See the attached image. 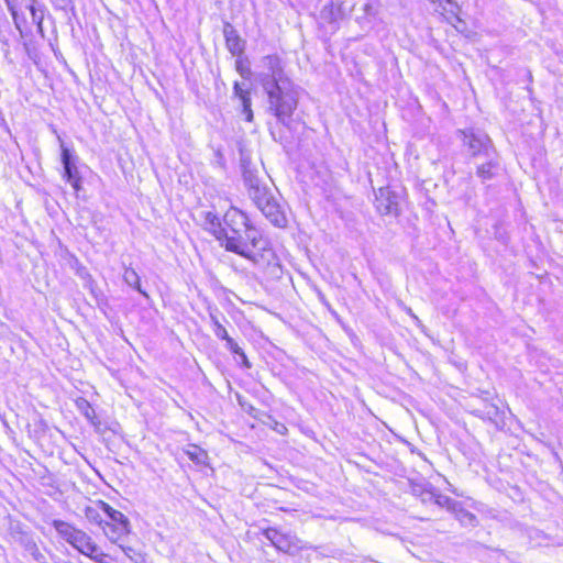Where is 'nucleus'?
<instances>
[{
	"instance_id": "31",
	"label": "nucleus",
	"mask_w": 563,
	"mask_h": 563,
	"mask_svg": "<svg viewBox=\"0 0 563 563\" xmlns=\"http://www.w3.org/2000/svg\"><path fill=\"white\" fill-rule=\"evenodd\" d=\"M25 8L32 14L35 10H37L38 7H36L35 0H25Z\"/></svg>"
},
{
	"instance_id": "20",
	"label": "nucleus",
	"mask_w": 563,
	"mask_h": 563,
	"mask_svg": "<svg viewBox=\"0 0 563 563\" xmlns=\"http://www.w3.org/2000/svg\"><path fill=\"white\" fill-rule=\"evenodd\" d=\"M10 34H11V27H10L9 23L7 22L4 24V30L0 31V43L2 44L1 48H2L5 57H8L9 53H10V37H9Z\"/></svg>"
},
{
	"instance_id": "19",
	"label": "nucleus",
	"mask_w": 563,
	"mask_h": 563,
	"mask_svg": "<svg viewBox=\"0 0 563 563\" xmlns=\"http://www.w3.org/2000/svg\"><path fill=\"white\" fill-rule=\"evenodd\" d=\"M210 321L213 328L214 335L220 340H228L230 335L228 334V331L220 323L218 317L213 313H210Z\"/></svg>"
},
{
	"instance_id": "32",
	"label": "nucleus",
	"mask_w": 563,
	"mask_h": 563,
	"mask_svg": "<svg viewBox=\"0 0 563 563\" xmlns=\"http://www.w3.org/2000/svg\"><path fill=\"white\" fill-rule=\"evenodd\" d=\"M58 141H62V137H58ZM64 144L63 142H60V145Z\"/></svg>"
},
{
	"instance_id": "16",
	"label": "nucleus",
	"mask_w": 563,
	"mask_h": 563,
	"mask_svg": "<svg viewBox=\"0 0 563 563\" xmlns=\"http://www.w3.org/2000/svg\"><path fill=\"white\" fill-rule=\"evenodd\" d=\"M227 46L232 54H241L243 51V43L234 30H225Z\"/></svg>"
},
{
	"instance_id": "24",
	"label": "nucleus",
	"mask_w": 563,
	"mask_h": 563,
	"mask_svg": "<svg viewBox=\"0 0 563 563\" xmlns=\"http://www.w3.org/2000/svg\"><path fill=\"white\" fill-rule=\"evenodd\" d=\"M124 278H125V280H126L129 284L134 283L135 288H136L137 290H141V285H140V282H139V277L136 276V274H135L134 272H129V271H126V272H125V275H124Z\"/></svg>"
},
{
	"instance_id": "29",
	"label": "nucleus",
	"mask_w": 563,
	"mask_h": 563,
	"mask_svg": "<svg viewBox=\"0 0 563 563\" xmlns=\"http://www.w3.org/2000/svg\"><path fill=\"white\" fill-rule=\"evenodd\" d=\"M120 548L131 560H136L137 553L132 548L125 547L123 544H120Z\"/></svg>"
},
{
	"instance_id": "5",
	"label": "nucleus",
	"mask_w": 563,
	"mask_h": 563,
	"mask_svg": "<svg viewBox=\"0 0 563 563\" xmlns=\"http://www.w3.org/2000/svg\"><path fill=\"white\" fill-rule=\"evenodd\" d=\"M459 135L471 157H490L494 154L490 139L485 133L470 129L460 130Z\"/></svg>"
},
{
	"instance_id": "21",
	"label": "nucleus",
	"mask_w": 563,
	"mask_h": 563,
	"mask_svg": "<svg viewBox=\"0 0 563 563\" xmlns=\"http://www.w3.org/2000/svg\"><path fill=\"white\" fill-rule=\"evenodd\" d=\"M77 407L81 411V413L91 422H93L95 419V409L91 407V405L85 400L79 399L77 400Z\"/></svg>"
},
{
	"instance_id": "26",
	"label": "nucleus",
	"mask_w": 563,
	"mask_h": 563,
	"mask_svg": "<svg viewBox=\"0 0 563 563\" xmlns=\"http://www.w3.org/2000/svg\"><path fill=\"white\" fill-rule=\"evenodd\" d=\"M243 113L245 114V120L251 122L253 120V111L251 109V100H245L244 103H242Z\"/></svg>"
},
{
	"instance_id": "2",
	"label": "nucleus",
	"mask_w": 563,
	"mask_h": 563,
	"mask_svg": "<svg viewBox=\"0 0 563 563\" xmlns=\"http://www.w3.org/2000/svg\"><path fill=\"white\" fill-rule=\"evenodd\" d=\"M85 516L89 522L101 526L107 538L114 543L129 532L124 515L104 501L98 500L88 505Z\"/></svg>"
},
{
	"instance_id": "11",
	"label": "nucleus",
	"mask_w": 563,
	"mask_h": 563,
	"mask_svg": "<svg viewBox=\"0 0 563 563\" xmlns=\"http://www.w3.org/2000/svg\"><path fill=\"white\" fill-rule=\"evenodd\" d=\"M62 163L64 166V177L75 188H77V184L79 181V176H78V170H77V166H76V157L69 151V148H67L64 144H62Z\"/></svg>"
},
{
	"instance_id": "25",
	"label": "nucleus",
	"mask_w": 563,
	"mask_h": 563,
	"mask_svg": "<svg viewBox=\"0 0 563 563\" xmlns=\"http://www.w3.org/2000/svg\"><path fill=\"white\" fill-rule=\"evenodd\" d=\"M225 346L235 355H238L242 351V349L231 336L228 340H225Z\"/></svg>"
},
{
	"instance_id": "12",
	"label": "nucleus",
	"mask_w": 563,
	"mask_h": 563,
	"mask_svg": "<svg viewBox=\"0 0 563 563\" xmlns=\"http://www.w3.org/2000/svg\"><path fill=\"white\" fill-rule=\"evenodd\" d=\"M432 3H438L435 10L439 11L445 19L457 29L456 23H461L460 18L461 8L453 0H431Z\"/></svg>"
},
{
	"instance_id": "28",
	"label": "nucleus",
	"mask_w": 563,
	"mask_h": 563,
	"mask_svg": "<svg viewBox=\"0 0 563 563\" xmlns=\"http://www.w3.org/2000/svg\"><path fill=\"white\" fill-rule=\"evenodd\" d=\"M5 2H7L9 11H10V13H11L13 20H14L16 29H20V24H19V21H18V12H16L15 7L11 3L10 0H5Z\"/></svg>"
},
{
	"instance_id": "23",
	"label": "nucleus",
	"mask_w": 563,
	"mask_h": 563,
	"mask_svg": "<svg viewBox=\"0 0 563 563\" xmlns=\"http://www.w3.org/2000/svg\"><path fill=\"white\" fill-rule=\"evenodd\" d=\"M32 21L33 23H35L37 25V29L40 32H43V19H44V13H43V10L41 8H37V10H35L32 14Z\"/></svg>"
},
{
	"instance_id": "6",
	"label": "nucleus",
	"mask_w": 563,
	"mask_h": 563,
	"mask_svg": "<svg viewBox=\"0 0 563 563\" xmlns=\"http://www.w3.org/2000/svg\"><path fill=\"white\" fill-rule=\"evenodd\" d=\"M240 244H245V253H238L239 255L252 261L258 262L260 253L267 250L268 243L263 238L262 233L255 228H247L245 231L239 232Z\"/></svg>"
},
{
	"instance_id": "30",
	"label": "nucleus",
	"mask_w": 563,
	"mask_h": 563,
	"mask_svg": "<svg viewBox=\"0 0 563 563\" xmlns=\"http://www.w3.org/2000/svg\"><path fill=\"white\" fill-rule=\"evenodd\" d=\"M236 356H238V362H240L244 367H246V368L251 367V364H250L245 353L243 352V350Z\"/></svg>"
},
{
	"instance_id": "1",
	"label": "nucleus",
	"mask_w": 563,
	"mask_h": 563,
	"mask_svg": "<svg viewBox=\"0 0 563 563\" xmlns=\"http://www.w3.org/2000/svg\"><path fill=\"white\" fill-rule=\"evenodd\" d=\"M261 68L257 78L267 93L268 110L278 122L287 125L298 106L299 88L286 75L279 56H264Z\"/></svg>"
},
{
	"instance_id": "4",
	"label": "nucleus",
	"mask_w": 563,
	"mask_h": 563,
	"mask_svg": "<svg viewBox=\"0 0 563 563\" xmlns=\"http://www.w3.org/2000/svg\"><path fill=\"white\" fill-rule=\"evenodd\" d=\"M53 526L57 533L81 554L89 556L97 563H107V555L82 530H79L68 522L55 520Z\"/></svg>"
},
{
	"instance_id": "13",
	"label": "nucleus",
	"mask_w": 563,
	"mask_h": 563,
	"mask_svg": "<svg viewBox=\"0 0 563 563\" xmlns=\"http://www.w3.org/2000/svg\"><path fill=\"white\" fill-rule=\"evenodd\" d=\"M487 162L477 167L476 174L483 180H489L495 177L498 169V162L494 158V154L490 157H486Z\"/></svg>"
},
{
	"instance_id": "3",
	"label": "nucleus",
	"mask_w": 563,
	"mask_h": 563,
	"mask_svg": "<svg viewBox=\"0 0 563 563\" xmlns=\"http://www.w3.org/2000/svg\"><path fill=\"white\" fill-rule=\"evenodd\" d=\"M223 223L222 230L217 231L220 234L218 240L221 241V245L229 252L246 254L245 244H240L238 236L240 231L253 227L247 216L238 208L231 207L224 213Z\"/></svg>"
},
{
	"instance_id": "22",
	"label": "nucleus",
	"mask_w": 563,
	"mask_h": 563,
	"mask_svg": "<svg viewBox=\"0 0 563 563\" xmlns=\"http://www.w3.org/2000/svg\"><path fill=\"white\" fill-rule=\"evenodd\" d=\"M233 90H234V96L238 97L240 100H241V103H244V101L247 99V100H251V97H250V91L247 90H244L239 82H235L234 84V87H233Z\"/></svg>"
},
{
	"instance_id": "15",
	"label": "nucleus",
	"mask_w": 563,
	"mask_h": 563,
	"mask_svg": "<svg viewBox=\"0 0 563 563\" xmlns=\"http://www.w3.org/2000/svg\"><path fill=\"white\" fill-rule=\"evenodd\" d=\"M185 454L197 464H205L208 454L205 450L196 444H188L186 449H184Z\"/></svg>"
},
{
	"instance_id": "17",
	"label": "nucleus",
	"mask_w": 563,
	"mask_h": 563,
	"mask_svg": "<svg viewBox=\"0 0 563 563\" xmlns=\"http://www.w3.org/2000/svg\"><path fill=\"white\" fill-rule=\"evenodd\" d=\"M428 495L430 497V500H433L434 504L442 508H446L451 512H453L454 508H456V506L459 505V501L442 494L430 492L428 493Z\"/></svg>"
},
{
	"instance_id": "7",
	"label": "nucleus",
	"mask_w": 563,
	"mask_h": 563,
	"mask_svg": "<svg viewBox=\"0 0 563 563\" xmlns=\"http://www.w3.org/2000/svg\"><path fill=\"white\" fill-rule=\"evenodd\" d=\"M263 534L277 550L282 552L294 555L305 549L301 540L291 533H283L275 528H268L263 531Z\"/></svg>"
},
{
	"instance_id": "10",
	"label": "nucleus",
	"mask_w": 563,
	"mask_h": 563,
	"mask_svg": "<svg viewBox=\"0 0 563 563\" xmlns=\"http://www.w3.org/2000/svg\"><path fill=\"white\" fill-rule=\"evenodd\" d=\"M261 212L264 214V217L275 227L284 228L287 224V218L283 210V207L279 205L277 199H271L269 201H266L265 207H263V210Z\"/></svg>"
},
{
	"instance_id": "8",
	"label": "nucleus",
	"mask_w": 563,
	"mask_h": 563,
	"mask_svg": "<svg viewBox=\"0 0 563 563\" xmlns=\"http://www.w3.org/2000/svg\"><path fill=\"white\" fill-rule=\"evenodd\" d=\"M375 206L380 214H399V197L389 187H382L378 189L376 192Z\"/></svg>"
},
{
	"instance_id": "9",
	"label": "nucleus",
	"mask_w": 563,
	"mask_h": 563,
	"mask_svg": "<svg viewBox=\"0 0 563 563\" xmlns=\"http://www.w3.org/2000/svg\"><path fill=\"white\" fill-rule=\"evenodd\" d=\"M243 179L252 200L266 197L271 192L269 188L251 169L244 170Z\"/></svg>"
},
{
	"instance_id": "18",
	"label": "nucleus",
	"mask_w": 563,
	"mask_h": 563,
	"mask_svg": "<svg viewBox=\"0 0 563 563\" xmlns=\"http://www.w3.org/2000/svg\"><path fill=\"white\" fill-rule=\"evenodd\" d=\"M205 225L207 229L213 233V235L218 239V230H222L221 222L217 214L212 212H206L205 213Z\"/></svg>"
},
{
	"instance_id": "14",
	"label": "nucleus",
	"mask_w": 563,
	"mask_h": 563,
	"mask_svg": "<svg viewBox=\"0 0 563 563\" xmlns=\"http://www.w3.org/2000/svg\"><path fill=\"white\" fill-rule=\"evenodd\" d=\"M452 514H454L455 518L465 527H475L477 525L476 516L464 509L461 503H459Z\"/></svg>"
},
{
	"instance_id": "27",
	"label": "nucleus",
	"mask_w": 563,
	"mask_h": 563,
	"mask_svg": "<svg viewBox=\"0 0 563 563\" xmlns=\"http://www.w3.org/2000/svg\"><path fill=\"white\" fill-rule=\"evenodd\" d=\"M271 199H275L272 192L267 194L266 197H260V199H254L253 202L260 210H263V207H265L266 201L271 202Z\"/></svg>"
}]
</instances>
